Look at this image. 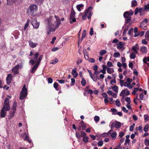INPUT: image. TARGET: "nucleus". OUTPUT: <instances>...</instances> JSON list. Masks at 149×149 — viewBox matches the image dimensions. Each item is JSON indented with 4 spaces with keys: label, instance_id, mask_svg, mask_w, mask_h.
Returning <instances> with one entry per match:
<instances>
[{
    "label": "nucleus",
    "instance_id": "56",
    "mask_svg": "<svg viewBox=\"0 0 149 149\" xmlns=\"http://www.w3.org/2000/svg\"><path fill=\"white\" fill-rule=\"evenodd\" d=\"M57 81H58V82L60 84H63L65 83V81L64 80L61 79L59 80L57 79Z\"/></svg>",
    "mask_w": 149,
    "mask_h": 149
},
{
    "label": "nucleus",
    "instance_id": "1",
    "mask_svg": "<svg viewBox=\"0 0 149 149\" xmlns=\"http://www.w3.org/2000/svg\"><path fill=\"white\" fill-rule=\"evenodd\" d=\"M46 22L47 24L46 31L48 35L55 31L61 24L60 18L56 15L50 17L46 20Z\"/></svg>",
    "mask_w": 149,
    "mask_h": 149
},
{
    "label": "nucleus",
    "instance_id": "22",
    "mask_svg": "<svg viewBox=\"0 0 149 149\" xmlns=\"http://www.w3.org/2000/svg\"><path fill=\"white\" fill-rule=\"evenodd\" d=\"M16 111H13V110H12L10 112L9 115H8V117L9 118H12L14 116V114Z\"/></svg>",
    "mask_w": 149,
    "mask_h": 149
},
{
    "label": "nucleus",
    "instance_id": "33",
    "mask_svg": "<svg viewBox=\"0 0 149 149\" xmlns=\"http://www.w3.org/2000/svg\"><path fill=\"white\" fill-rule=\"evenodd\" d=\"M86 30H85L83 31L82 33L81 41H82V40H83V39L85 38V37L86 36Z\"/></svg>",
    "mask_w": 149,
    "mask_h": 149
},
{
    "label": "nucleus",
    "instance_id": "6",
    "mask_svg": "<svg viewBox=\"0 0 149 149\" xmlns=\"http://www.w3.org/2000/svg\"><path fill=\"white\" fill-rule=\"evenodd\" d=\"M111 130L113 129L114 127L117 129L119 128L121 126V123L120 122L116 121L115 122L111 121L110 123Z\"/></svg>",
    "mask_w": 149,
    "mask_h": 149
},
{
    "label": "nucleus",
    "instance_id": "46",
    "mask_svg": "<svg viewBox=\"0 0 149 149\" xmlns=\"http://www.w3.org/2000/svg\"><path fill=\"white\" fill-rule=\"evenodd\" d=\"M58 84L56 83L55 82L54 84V87L56 89V90L58 91V89H57V88L58 86Z\"/></svg>",
    "mask_w": 149,
    "mask_h": 149
},
{
    "label": "nucleus",
    "instance_id": "36",
    "mask_svg": "<svg viewBox=\"0 0 149 149\" xmlns=\"http://www.w3.org/2000/svg\"><path fill=\"white\" fill-rule=\"evenodd\" d=\"M148 128H149V126H148V124H146L145 125V126L144 128V129H143L144 131L146 132H147L148 131Z\"/></svg>",
    "mask_w": 149,
    "mask_h": 149
},
{
    "label": "nucleus",
    "instance_id": "31",
    "mask_svg": "<svg viewBox=\"0 0 149 149\" xmlns=\"http://www.w3.org/2000/svg\"><path fill=\"white\" fill-rule=\"evenodd\" d=\"M43 56L42 55H40L36 63L38 64V65H39L42 59V58H43Z\"/></svg>",
    "mask_w": 149,
    "mask_h": 149
},
{
    "label": "nucleus",
    "instance_id": "4",
    "mask_svg": "<svg viewBox=\"0 0 149 149\" xmlns=\"http://www.w3.org/2000/svg\"><path fill=\"white\" fill-rule=\"evenodd\" d=\"M37 11V7L36 5L32 4L30 6L28 9L27 13L29 15L35 16V13Z\"/></svg>",
    "mask_w": 149,
    "mask_h": 149
},
{
    "label": "nucleus",
    "instance_id": "28",
    "mask_svg": "<svg viewBox=\"0 0 149 149\" xmlns=\"http://www.w3.org/2000/svg\"><path fill=\"white\" fill-rule=\"evenodd\" d=\"M117 133L116 132H113L111 135V136L113 139H115L116 138Z\"/></svg>",
    "mask_w": 149,
    "mask_h": 149
},
{
    "label": "nucleus",
    "instance_id": "23",
    "mask_svg": "<svg viewBox=\"0 0 149 149\" xmlns=\"http://www.w3.org/2000/svg\"><path fill=\"white\" fill-rule=\"evenodd\" d=\"M30 20L29 19H27V22H26V23L25 24V25L24 26V31L28 27L29 23H30Z\"/></svg>",
    "mask_w": 149,
    "mask_h": 149
},
{
    "label": "nucleus",
    "instance_id": "37",
    "mask_svg": "<svg viewBox=\"0 0 149 149\" xmlns=\"http://www.w3.org/2000/svg\"><path fill=\"white\" fill-rule=\"evenodd\" d=\"M91 77L93 81H97V79L95 76V74H92V76H90Z\"/></svg>",
    "mask_w": 149,
    "mask_h": 149
},
{
    "label": "nucleus",
    "instance_id": "13",
    "mask_svg": "<svg viewBox=\"0 0 149 149\" xmlns=\"http://www.w3.org/2000/svg\"><path fill=\"white\" fill-rule=\"evenodd\" d=\"M139 49V45L137 44L133 46L132 47V50L135 52L136 54H137Z\"/></svg>",
    "mask_w": 149,
    "mask_h": 149
},
{
    "label": "nucleus",
    "instance_id": "2",
    "mask_svg": "<svg viewBox=\"0 0 149 149\" xmlns=\"http://www.w3.org/2000/svg\"><path fill=\"white\" fill-rule=\"evenodd\" d=\"M10 109L9 99L7 97L4 100V106L1 112V117H4L6 115V111L9 110Z\"/></svg>",
    "mask_w": 149,
    "mask_h": 149
},
{
    "label": "nucleus",
    "instance_id": "43",
    "mask_svg": "<svg viewBox=\"0 0 149 149\" xmlns=\"http://www.w3.org/2000/svg\"><path fill=\"white\" fill-rule=\"evenodd\" d=\"M143 9L142 8H139V13H140V15H143Z\"/></svg>",
    "mask_w": 149,
    "mask_h": 149
},
{
    "label": "nucleus",
    "instance_id": "27",
    "mask_svg": "<svg viewBox=\"0 0 149 149\" xmlns=\"http://www.w3.org/2000/svg\"><path fill=\"white\" fill-rule=\"evenodd\" d=\"M146 24H144L143 22H141L140 27L143 29H146Z\"/></svg>",
    "mask_w": 149,
    "mask_h": 149
},
{
    "label": "nucleus",
    "instance_id": "57",
    "mask_svg": "<svg viewBox=\"0 0 149 149\" xmlns=\"http://www.w3.org/2000/svg\"><path fill=\"white\" fill-rule=\"evenodd\" d=\"M125 100L127 102V103H130L131 102L130 98L129 97H127Z\"/></svg>",
    "mask_w": 149,
    "mask_h": 149
},
{
    "label": "nucleus",
    "instance_id": "21",
    "mask_svg": "<svg viewBox=\"0 0 149 149\" xmlns=\"http://www.w3.org/2000/svg\"><path fill=\"white\" fill-rule=\"evenodd\" d=\"M22 137H25L24 138V140H27L29 142V143H31V141L29 140V137L26 134V133L23 134L22 136Z\"/></svg>",
    "mask_w": 149,
    "mask_h": 149
},
{
    "label": "nucleus",
    "instance_id": "58",
    "mask_svg": "<svg viewBox=\"0 0 149 149\" xmlns=\"http://www.w3.org/2000/svg\"><path fill=\"white\" fill-rule=\"evenodd\" d=\"M131 17L126 18L125 20L126 23H129L131 20Z\"/></svg>",
    "mask_w": 149,
    "mask_h": 149
},
{
    "label": "nucleus",
    "instance_id": "39",
    "mask_svg": "<svg viewBox=\"0 0 149 149\" xmlns=\"http://www.w3.org/2000/svg\"><path fill=\"white\" fill-rule=\"evenodd\" d=\"M144 9L145 11H149V4H147L144 6Z\"/></svg>",
    "mask_w": 149,
    "mask_h": 149
},
{
    "label": "nucleus",
    "instance_id": "3",
    "mask_svg": "<svg viewBox=\"0 0 149 149\" xmlns=\"http://www.w3.org/2000/svg\"><path fill=\"white\" fill-rule=\"evenodd\" d=\"M92 9L93 8L91 6H90L85 11L84 15L82 17V19L83 20L86 19V17L87 16H88V19H90L91 18V16L93 14L92 11Z\"/></svg>",
    "mask_w": 149,
    "mask_h": 149
},
{
    "label": "nucleus",
    "instance_id": "29",
    "mask_svg": "<svg viewBox=\"0 0 149 149\" xmlns=\"http://www.w3.org/2000/svg\"><path fill=\"white\" fill-rule=\"evenodd\" d=\"M17 103L16 102H15L13 104V106H12V110H13V111H16V108L17 106Z\"/></svg>",
    "mask_w": 149,
    "mask_h": 149
},
{
    "label": "nucleus",
    "instance_id": "12",
    "mask_svg": "<svg viewBox=\"0 0 149 149\" xmlns=\"http://www.w3.org/2000/svg\"><path fill=\"white\" fill-rule=\"evenodd\" d=\"M19 66V65H17L12 69V71L13 73V74L15 75L18 73Z\"/></svg>",
    "mask_w": 149,
    "mask_h": 149
},
{
    "label": "nucleus",
    "instance_id": "10",
    "mask_svg": "<svg viewBox=\"0 0 149 149\" xmlns=\"http://www.w3.org/2000/svg\"><path fill=\"white\" fill-rule=\"evenodd\" d=\"M133 14V12L131 10L130 12L128 11L125 12L124 13L123 15L125 18H127L131 17L130 16H131Z\"/></svg>",
    "mask_w": 149,
    "mask_h": 149
},
{
    "label": "nucleus",
    "instance_id": "54",
    "mask_svg": "<svg viewBox=\"0 0 149 149\" xmlns=\"http://www.w3.org/2000/svg\"><path fill=\"white\" fill-rule=\"evenodd\" d=\"M133 30V29L132 28H130L128 32V33L129 35L130 36L132 35V34H131V32Z\"/></svg>",
    "mask_w": 149,
    "mask_h": 149
},
{
    "label": "nucleus",
    "instance_id": "47",
    "mask_svg": "<svg viewBox=\"0 0 149 149\" xmlns=\"http://www.w3.org/2000/svg\"><path fill=\"white\" fill-rule=\"evenodd\" d=\"M81 83L82 85L84 86L86 84V81L83 78L82 79V80L81 81Z\"/></svg>",
    "mask_w": 149,
    "mask_h": 149
},
{
    "label": "nucleus",
    "instance_id": "7",
    "mask_svg": "<svg viewBox=\"0 0 149 149\" xmlns=\"http://www.w3.org/2000/svg\"><path fill=\"white\" fill-rule=\"evenodd\" d=\"M70 21L71 24L76 21V19L75 18V12L74 10L71 11L70 16Z\"/></svg>",
    "mask_w": 149,
    "mask_h": 149
},
{
    "label": "nucleus",
    "instance_id": "38",
    "mask_svg": "<svg viewBox=\"0 0 149 149\" xmlns=\"http://www.w3.org/2000/svg\"><path fill=\"white\" fill-rule=\"evenodd\" d=\"M137 5V1L135 0H133L132 2V6H135Z\"/></svg>",
    "mask_w": 149,
    "mask_h": 149
},
{
    "label": "nucleus",
    "instance_id": "55",
    "mask_svg": "<svg viewBox=\"0 0 149 149\" xmlns=\"http://www.w3.org/2000/svg\"><path fill=\"white\" fill-rule=\"evenodd\" d=\"M103 144V142L102 141H99L98 142V145L99 146H102Z\"/></svg>",
    "mask_w": 149,
    "mask_h": 149
},
{
    "label": "nucleus",
    "instance_id": "49",
    "mask_svg": "<svg viewBox=\"0 0 149 149\" xmlns=\"http://www.w3.org/2000/svg\"><path fill=\"white\" fill-rule=\"evenodd\" d=\"M88 61L89 62L92 63H94L95 62V59L93 58H90Z\"/></svg>",
    "mask_w": 149,
    "mask_h": 149
},
{
    "label": "nucleus",
    "instance_id": "59",
    "mask_svg": "<svg viewBox=\"0 0 149 149\" xmlns=\"http://www.w3.org/2000/svg\"><path fill=\"white\" fill-rule=\"evenodd\" d=\"M93 28H91L90 31V34L91 35H93Z\"/></svg>",
    "mask_w": 149,
    "mask_h": 149
},
{
    "label": "nucleus",
    "instance_id": "34",
    "mask_svg": "<svg viewBox=\"0 0 149 149\" xmlns=\"http://www.w3.org/2000/svg\"><path fill=\"white\" fill-rule=\"evenodd\" d=\"M120 53L118 52H115L113 55V56L114 57L117 58L120 57Z\"/></svg>",
    "mask_w": 149,
    "mask_h": 149
},
{
    "label": "nucleus",
    "instance_id": "14",
    "mask_svg": "<svg viewBox=\"0 0 149 149\" xmlns=\"http://www.w3.org/2000/svg\"><path fill=\"white\" fill-rule=\"evenodd\" d=\"M13 77V75L11 74H9L8 75V76L6 78L7 83L8 84H9L12 80Z\"/></svg>",
    "mask_w": 149,
    "mask_h": 149
},
{
    "label": "nucleus",
    "instance_id": "35",
    "mask_svg": "<svg viewBox=\"0 0 149 149\" xmlns=\"http://www.w3.org/2000/svg\"><path fill=\"white\" fill-rule=\"evenodd\" d=\"M144 143L146 146H149V139L147 138H146L144 140Z\"/></svg>",
    "mask_w": 149,
    "mask_h": 149
},
{
    "label": "nucleus",
    "instance_id": "64",
    "mask_svg": "<svg viewBox=\"0 0 149 149\" xmlns=\"http://www.w3.org/2000/svg\"><path fill=\"white\" fill-rule=\"evenodd\" d=\"M107 65L109 67H111L113 66V64L111 62L109 61L107 63Z\"/></svg>",
    "mask_w": 149,
    "mask_h": 149
},
{
    "label": "nucleus",
    "instance_id": "30",
    "mask_svg": "<svg viewBox=\"0 0 149 149\" xmlns=\"http://www.w3.org/2000/svg\"><path fill=\"white\" fill-rule=\"evenodd\" d=\"M112 130H111L109 131L107 133H104L102 135V137L107 136H108L109 134H110L111 133V132L113 131Z\"/></svg>",
    "mask_w": 149,
    "mask_h": 149
},
{
    "label": "nucleus",
    "instance_id": "62",
    "mask_svg": "<svg viewBox=\"0 0 149 149\" xmlns=\"http://www.w3.org/2000/svg\"><path fill=\"white\" fill-rule=\"evenodd\" d=\"M56 37H54L52 39V40L51 42V43L52 44H53L54 43V41L56 40Z\"/></svg>",
    "mask_w": 149,
    "mask_h": 149
},
{
    "label": "nucleus",
    "instance_id": "51",
    "mask_svg": "<svg viewBox=\"0 0 149 149\" xmlns=\"http://www.w3.org/2000/svg\"><path fill=\"white\" fill-rule=\"evenodd\" d=\"M142 127L141 125H140L138 127L136 128V129L137 130H139L140 132L142 131Z\"/></svg>",
    "mask_w": 149,
    "mask_h": 149
},
{
    "label": "nucleus",
    "instance_id": "26",
    "mask_svg": "<svg viewBox=\"0 0 149 149\" xmlns=\"http://www.w3.org/2000/svg\"><path fill=\"white\" fill-rule=\"evenodd\" d=\"M136 53L135 52H132L130 55V58L132 59H134L136 56Z\"/></svg>",
    "mask_w": 149,
    "mask_h": 149
},
{
    "label": "nucleus",
    "instance_id": "18",
    "mask_svg": "<svg viewBox=\"0 0 149 149\" xmlns=\"http://www.w3.org/2000/svg\"><path fill=\"white\" fill-rule=\"evenodd\" d=\"M124 44V43L122 42H118L117 44V49H122L123 48Z\"/></svg>",
    "mask_w": 149,
    "mask_h": 149
},
{
    "label": "nucleus",
    "instance_id": "16",
    "mask_svg": "<svg viewBox=\"0 0 149 149\" xmlns=\"http://www.w3.org/2000/svg\"><path fill=\"white\" fill-rule=\"evenodd\" d=\"M147 48L144 46H142L140 48V51L143 53L145 54L147 52Z\"/></svg>",
    "mask_w": 149,
    "mask_h": 149
},
{
    "label": "nucleus",
    "instance_id": "60",
    "mask_svg": "<svg viewBox=\"0 0 149 149\" xmlns=\"http://www.w3.org/2000/svg\"><path fill=\"white\" fill-rule=\"evenodd\" d=\"M121 143H119L118 146H117L116 148L117 149H121L122 147H121Z\"/></svg>",
    "mask_w": 149,
    "mask_h": 149
},
{
    "label": "nucleus",
    "instance_id": "40",
    "mask_svg": "<svg viewBox=\"0 0 149 149\" xmlns=\"http://www.w3.org/2000/svg\"><path fill=\"white\" fill-rule=\"evenodd\" d=\"M112 89L116 92H118V87L116 85H114Z\"/></svg>",
    "mask_w": 149,
    "mask_h": 149
},
{
    "label": "nucleus",
    "instance_id": "19",
    "mask_svg": "<svg viewBox=\"0 0 149 149\" xmlns=\"http://www.w3.org/2000/svg\"><path fill=\"white\" fill-rule=\"evenodd\" d=\"M72 74L73 75V77L74 78L77 77L78 75V73L77 72V69L76 68H74L72 70Z\"/></svg>",
    "mask_w": 149,
    "mask_h": 149
},
{
    "label": "nucleus",
    "instance_id": "45",
    "mask_svg": "<svg viewBox=\"0 0 149 149\" xmlns=\"http://www.w3.org/2000/svg\"><path fill=\"white\" fill-rule=\"evenodd\" d=\"M116 105L118 107H119L120 105V103L119 100L118 99H117L116 101Z\"/></svg>",
    "mask_w": 149,
    "mask_h": 149
},
{
    "label": "nucleus",
    "instance_id": "15",
    "mask_svg": "<svg viewBox=\"0 0 149 149\" xmlns=\"http://www.w3.org/2000/svg\"><path fill=\"white\" fill-rule=\"evenodd\" d=\"M7 3L9 5H11L13 4L15 1L18 2H21L22 0H7Z\"/></svg>",
    "mask_w": 149,
    "mask_h": 149
},
{
    "label": "nucleus",
    "instance_id": "24",
    "mask_svg": "<svg viewBox=\"0 0 149 149\" xmlns=\"http://www.w3.org/2000/svg\"><path fill=\"white\" fill-rule=\"evenodd\" d=\"M107 72L110 74L113 73L114 71L113 69L111 68H107Z\"/></svg>",
    "mask_w": 149,
    "mask_h": 149
},
{
    "label": "nucleus",
    "instance_id": "5",
    "mask_svg": "<svg viewBox=\"0 0 149 149\" xmlns=\"http://www.w3.org/2000/svg\"><path fill=\"white\" fill-rule=\"evenodd\" d=\"M27 95V90L25 85H24L20 93L19 98L21 100L23 99Z\"/></svg>",
    "mask_w": 149,
    "mask_h": 149
},
{
    "label": "nucleus",
    "instance_id": "50",
    "mask_svg": "<svg viewBox=\"0 0 149 149\" xmlns=\"http://www.w3.org/2000/svg\"><path fill=\"white\" fill-rule=\"evenodd\" d=\"M81 136L83 137H85V136H86V134L85 132H81Z\"/></svg>",
    "mask_w": 149,
    "mask_h": 149
},
{
    "label": "nucleus",
    "instance_id": "32",
    "mask_svg": "<svg viewBox=\"0 0 149 149\" xmlns=\"http://www.w3.org/2000/svg\"><path fill=\"white\" fill-rule=\"evenodd\" d=\"M58 60L57 59H55L54 60H51L50 61V63L51 64H55L58 62Z\"/></svg>",
    "mask_w": 149,
    "mask_h": 149
},
{
    "label": "nucleus",
    "instance_id": "41",
    "mask_svg": "<svg viewBox=\"0 0 149 149\" xmlns=\"http://www.w3.org/2000/svg\"><path fill=\"white\" fill-rule=\"evenodd\" d=\"M94 120L96 123H97L99 120L100 117L98 116H96L94 117Z\"/></svg>",
    "mask_w": 149,
    "mask_h": 149
},
{
    "label": "nucleus",
    "instance_id": "61",
    "mask_svg": "<svg viewBox=\"0 0 149 149\" xmlns=\"http://www.w3.org/2000/svg\"><path fill=\"white\" fill-rule=\"evenodd\" d=\"M71 85L73 86L75 83V80L74 78H72L71 79Z\"/></svg>",
    "mask_w": 149,
    "mask_h": 149
},
{
    "label": "nucleus",
    "instance_id": "44",
    "mask_svg": "<svg viewBox=\"0 0 149 149\" xmlns=\"http://www.w3.org/2000/svg\"><path fill=\"white\" fill-rule=\"evenodd\" d=\"M88 137L85 136L83 139V141L85 143H86L88 141Z\"/></svg>",
    "mask_w": 149,
    "mask_h": 149
},
{
    "label": "nucleus",
    "instance_id": "20",
    "mask_svg": "<svg viewBox=\"0 0 149 149\" xmlns=\"http://www.w3.org/2000/svg\"><path fill=\"white\" fill-rule=\"evenodd\" d=\"M39 65L36 63L32 68L31 69V72L32 73H34L37 69Z\"/></svg>",
    "mask_w": 149,
    "mask_h": 149
},
{
    "label": "nucleus",
    "instance_id": "8",
    "mask_svg": "<svg viewBox=\"0 0 149 149\" xmlns=\"http://www.w3.org/2000/svg\"><path fill=\"white\" fill-rule=\"evenodd\" d=\"M31 23L34 28L36 29H37L38 28L40 23L37 22L36 18L33 19L31 21Z\"/></svg>",
    "mask_w": 149,
    "mask_h": 149
},
{
    "label": "nucleus",
    "instance_id": "25",
    "mask_svg": "<svg viewBox=\"0 0 149 149\" xmlns=\"http://www.w3.org/2000/svg\"><path fill=\"white\" fill-rule=\"evenodd\" d=\"M84 6V5L82 4H81L77 5L76 7L77 10L79 12L81 11V8H82Z\"/></svg>",
    "mask_w": 149,
    "mask_h": 149
},
{
    "label": "nucleus",
    "instance_id": "42",
    "mask_svg": "<svg viewBox=\"0 0 149 149\" xmlns=\"http://www.w3.org/2000/svg\"><path fill=\"white\" fill-rule=\"evenodd\" d=\"M107 52V51L104 50H101L100 52V54L101 56H103Z\"/></svg>",
    "mask_w": 149,
    "mask_h": 149
},
{
    "label": "nucleus",
    "instance_id": "52",
    "mask_svg": "<svg viewBox=\"0 0 149 149\" xmlns=\"http://www.w3.org/2000/svg\"><path fill=\"white\" fill-rule=\"evenodd\" d=\"M130 103H127L126 107L129 109H131V107L130 105Z\"/></svg>",
    "mask_w": 149,
    "mask_h": 149
},
{
    "label": "nucleus",
    "instance_id": "11",
    "mask_svg": "<svg viewBox=\"0 0 149 149\" xmlns=\"http://www.w3.org/2000/svg\"><path fill=\"white\" fill-rule=\"evenodd\" d=\"M130 92L127 89L123 90L120 94V96L123 97L124 95H128L130 94Z\"/></svg>",
    "mask_w": 149,
    "mask_h": 149
},
{
    "label": "nucleus",
    "instance_id": "17",
    "mask_svg": "<svg viewBox=\"0 0 149 149\" xmlns=\"http://www.w3.org/2000/svg\"><path fill=\"white\" fill-rule=\"evenodd\" d=\"M29 43L30 46L32 48L36 47L38 45L37 43L33 42L31 40L29 41Z\"/></svg>",
    "mask_w": 149,
    "mask_h": 149
},
{
    "label": "nucleus",
    "instance_id": "63",
    "mask_svg": "<svg viewBox=\"0 0 149 149\" xmlns=\"http://www.w3.org/2000/svg\"><path fill=\"white\" fill-rule=\"evenodd\" d=\"M76 137L78 139H80V134L79 133H78L77 132H76Z\"/></svg>",
    "mask_w": 149,
    "mask_h": 149
},
{
    "label": "nucleus",
    "instance_id": "9",
    "mask_svg": "<svg viewBox=\"0 0 149 149\" xmlns=\"http://www.w3.org/2000/svg\"><path fill=\"white\" fill-rule=\"evenodd\" d=\"M39 55V53L38 52L37 53L34 55V57L32 60H31L29 61V63L32 65H33L36 62L37 59V58Z\"/></svg>",
    "mask_w": 149,
    "mask_h": 149
},
{
    "label": "nucleus",
    "instance_id": "53",
    "mask_svg": "<svg viewBox=\"0 0 149 149\" xmlns=\"http://www.w3.org/2000/svg\"><path fill=\"white\" fill-rule=\"evenodd\" d=\"M122 110L124 111V112L127 113L128 112V110H127L126 108L124 107H122Z\"/></svg>",
    "mask_w": 149,
    "mask_h": 149
},
{
    "label": "nucleus",
    "instance_id": "48",
    "mask_svg": "<svg viewBox=\"0 0 149 149\" xmlns=\"http://www.w3.org/2000/svg\"><path fill=\"white\" fill-rule=\"evenodd\" d=\"M144 120L145 121H147L148 120V118L149 116L146 114H145L144 115Z\"/></svg>",
    "mask_w": 149,
    "mask_h": 149
}]
</instances>
